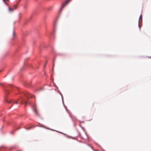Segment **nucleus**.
Instances as JSON below:
<instances>
[{"label": "nucleus", "mask_w": 151, "mask_h": 151, "mask_svg": "<svg viewBox=\"0 0 151 151\" xmlns=\"http://www.w3.org/2000/svg\"><path fill=\"white\" fill-rule=\"evenodd\" d=\"M69 2V1H66L65 2V3L63 4L62 5L60 9V12L62 11V10L65 6L68 4Z\"/></svg>", "instance_id": "1"}, {"label": "nucleus", "mask_w": 151, "mask_h": 151, "mask_svg": "<svg viewBox=\"0 0 151 151\" xmlns=\"http://www.w3.org/2000/svg\"><path fill=\"white\" fill-rule=\"evenodd\" d=\"M25 96L27 97V98H28V97H32V96H33V95H31V94H30V93H26L25 94Z\"/></svg>", "instance_id": "2"}, {"label": "nucleus", "mask_w": 151, "mask_h": 151, "mask_svg": "<svg viewBox=\"0 0 151 151\" xmlns=\"http://www.w3.org/2000/svg\"><path fill=\"white\" fill-rule=\"evenodd\" d=\"M34 111L37 115L39 116V114L36 107L34 109Z\"/></svg>", "instance_id": "3"}, {"label": "nucleus", "mask_w": 151, "mask_h": 151, "mask_svg": "<svg viewBox=\"0 0 151 151\" xmlns=\"http://www.w3.org/2000/svg\"><path fill=\"white\" fill-rule=\"evenodd\" d=\"M27 103V102L26 101H25L24 100H23L22 101H21V104H22L23 103H25V106H26V105Z\"/></svg>", "instance_id": "4"}, {"label": "nucleus", "mask_w": 151, "mask_h": 151, "mask_svg": "<svg viewBox=\"0 0 151 151\" xmlns=\"http://www.w3.org/2000/svg\"><path fill=\"white\" fill-rule=\"evenodd\" d=\"M5 101L6 103H9L11 102V101L10 100H9L8 99H5Z\"/></svg>", "instance_id": "5"}, {"label": "nucleus", "mask_w": 151, "mask_h": 151, "mask_svg": "<svg viewBox=\"0 0 151 151\" xmlns=\"http://www.w3.org/2000/svg\"><path fill=\"white\" fill-rule=\"evenodd\" d=\"M9 12H12L14 9H13V8H9Z\"/></svg>", "instance_id": "6"}, {"label": "nucleus", "mask_w": 151, "mask_h": 151, "mask_svg": "<svg viewBox=\"0 0 151 151\" xmlns=\"http://www.w3.org/2000/svg\"><path fill=\"white\" fill-rule=\"evenodd\" d=\"M15 35L14 33V32H13V38L12 39H13L15 37Z\"/></svg>", "instance_id": "7"}, {"label": "nucleus", "mask_w": 151, "mask_h": 151, "mask_svg": "<svg viewBox=\"0 0 151 151\" xmlns=\"http://www.w3.org/2000/svg\"><path fill=\"white\" fill-rule=\"evenodd\" d=\"M14 9H16L17 8V6L16 5H14Z\"/></svg>", "instance_id": "8"}, {"label": "nucleus", "mask_w": 151, "mask_h": 151, "mask_svg": "<svg viewBox=\"0 0 151 151\" xmlns=\"http://www.w3.org/2000/svg\"><path fill=\"white\" fill-rule=\"evenodd\" d=\"M14 103H15V104H17L18 103L17 101H15L14 102Z\"/></svg>", "instance_id": "9"}, {"label": "nucleus", "mask_w": 151, "mask_h": 151, "mask_svg": "<svg viewBox=\"0 0 151 151\" xmlns=\"http://www.w3.org/2000/svg\"><path fill=\"white\" fill-rule=\"evenodd\" d=\"M142 15H141L139 17V19H140V18H142Z\"/></svg>", "instance_id": "10"}, {"label": "nucleus", "mask_w": 151, "mask_h": 151, "mask_svg": "<svg viewBox=\"0 0 151 151\" xmlns=\"http://www.w3.org/2000/svg\"><path fill=\"white\" fill-rule=\"evenodd\" d=\"M139 28H140V26H139Z\"/></svg>", "instance_id": "11"}, {"label": "nucleus", "mask_w": 151, "mask_h": 151, "mask_svg": "<svg viewBox=\"0 0 151 151\" xmlns=\"http://www.w3.org/2000/svg\"><path fill=\"white\" fill-rule=\"evenodd\" d=\"M3 1H4V2H5V1L4 0Z\"/></svg>", "instance_id": "12"}, {"label": "nucleus", "mask_w": 151, "mask_h": 151, "mask_svg": "<svg viewBox=\"0 0 151 151\" xmlns=\"http://www.w3.org/2000/svg\"><path fill=\"white\" fill-rule=\"evenodd\" d=\"M45 65H46V64L45 65V66H44V68L45 67Z\"/></svg>", "instance_id": "13"}, {"label": "nucleus", "mask_w": 151, "mask_h": 151, "mask_svg": "<svg viewBox=\"0 0 151 151\" xmlns=\"http://www.w3.org/2000/svg\"><path fill=\"white\" fill-rule=\"evenodd\" d=\"M54 67V65H53V68Z\"/></svg>", "instance_id": "14"}, {"label": "nucleus", "mask_w": 151, "mask_h": 151, "mask_svg": "<svg viewBox=\"0 0 151 151\" xmlns=\"http://www.w3.org/2000/svg\"><path fill=\"white\" fill-rule=\"evenodd\" d=\"M29 129V128H28V129Z\"/></svg>", "instance_id": "15"}, {"label": "nucleus", "mask_w": 151, "mask_h": 151, "mask_svg": "<svg viewBox=\"0 0 151 151\" xmlns=\"http://www.w3.org/2000/svg\"><path fill=\"white\" fill-rule=\"evenodd\" d=\"M93 105H92V106H93Z\"/></svg>", "instance_id": "16"}]
</instances>
